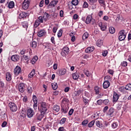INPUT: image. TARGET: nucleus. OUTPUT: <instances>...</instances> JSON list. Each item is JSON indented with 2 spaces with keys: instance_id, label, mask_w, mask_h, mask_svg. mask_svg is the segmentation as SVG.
I'll use <instances>...</instances> for the list:
<instances>
[{
  "instance_id": "423d86ee",
  "label": "nucleus",
  "mask_w": 131,
  "mask_h": 131,
  "mask_svg": "<svg viewBox=\"0 0 131 131\" xmlns=\"http://www.w3.org/2000/svg\"><path fill=\"white\" fill-rule=\"evenodd\" d=\"M115 110L113 107H111L107 112V115L108 117H113L114 116V112Z\"/></svg>"
},
{
  "instance_id": "6e6d98bb",
  "label": "nucleus",
  "mask_w": 131,
  "mask_h": 131,
  "mask_svg": "<svg viewBox=\"0 0 131 131\" xmlns=\"http://www.w3.org/2000/svg\"><path fill=\"white\" fill-rule=\"evenodd\" d=\"M107 28V27L105 25H103L101 27L100 29L102 31H105L106 30V29Z\"/></svg>"
},
{
  "instance_id": "7ed1b4c3",
  "label": "nucleus",
  "mask_w": 131,
  "mask_h": 131,
  "mask_svg": "<svg viewBox=\"0 0 131 131\" xmlns=\"http://www.w3.org/2000/svg\"><path fill=\"white\" fill-rule=\"evenodd\" d=\"M59 1L58 0H53L52 1L49 5L47 6V9H52L54 8V7H56L57 6V4Z\"/></svg>"
},
{
  "instance_id": "2eb2a0df",
  "label": "nucleus",
  "mask_w": 131,
  "mask_h": 131,
  "mask_svg": "<svg viewBox=\"0 0 131 131\" xmlns=\"http://www.w3.org/2000/svg\"><path fill=\"white\" fill-rule=\"evenodd\" d=\"M28 16V13L22 12L19 14V19H24V18H26Z\"/></svg>"
},
{
  "instance_id": "9b49d317",
  "label": "nucleus",
  "mask_w": 131,
  "mask_h": 131,
  "mask_svg": "<svg viewBox=\"0 0 131 131\" xmlns=\"http://www.w3.org/2000/svg\"><path fill=\"white\" fill-rule=\"evenodd\" d=\"M41 114H37L36 115V117L37 119V120H39V121H40V120H41V119H42V118H43V116H45V113H42L41 112Z\"/></svg>"
},
{
  "instance_id": "bb28decb",
  "label": "nucleus",
  "mask_w": 131,
  "mask_h": 131,
  "mask_svg": "<svg viewBox=\"0 0 131 131\" xmlns=\"http://www.w3.org/2000/svg\"><path fill=\"white\" fill-rule=\"evenodd\" d=\"M62 105H65L66 104H68L69 103V100L66 98H64L61 101Z\"/></svg>"
},
{
  "instance_id": "a211bd4d",
  "label": "nucleus",
  "mask_w": 131,
  "mask_h": 131,
  "mask_svg": "<svg viewBox=\"0 0 131 131\" xmlns=\"http://www.w3.org/2000/svg\"><path fill=\"white\" fill-rule=\"evenodd\" d=\"M6 78L7 81H11V80H12V75L10 72H7L6 73Z\"/></svg>"
},
{
  "instance_id": "0eeeda50",
  "label": "nucleus",
  "mask_w": 131,
  "mask_h": 131,
  "mask_svg": "<svg viewBox=\"0 0 131 131\" xmlns=\"http://www.w3.org/2000/svg\"><path fill=\"white\" fill-rule=\"evenodd\" d=\"M27 114L29 118H31V117H33L34 115V111H33V110L31 108H29L27 111Z\"/></svg>"
},
{
  "instance_id": "f704fd0d",
  "label": "nucleus",
  "mask_w": 131,
  "mask_h": 131,
  "mask_svg": "<svg viewBox=\"0 0 131 131\" xmlns=\"http://www.w3.org/2000/svg\"><path fill=\"white\" fill-rule=\"evenodd\" d=\"M95 120H92L88 124V127H93L94 124H95Z\"/></svg>"
},
{
  "instance_id": "49530a36",
  "label": "nucleus",
  "mask_w": 131,
  "mask_h": 131,
  "mask_svg": "<svg viewBox=\"0 0 131 131\" xmlns=\"http://www.w3.org/2000/svg\"><path fill=\"white\" fill-rule=\"evenodd\" d=\"M43 18H44V17H42V16H39L38 17V20L40 23H43Z\"/></svg>"
},
{
  "instance_id": "4be33fe9",
  "label": "nucleus",
  "mask_w": 131,
  "mask_h": 131,
  "mask_svg": "<svg viewBox=\"0 0 131 131\" xmlns=\"http://www.w3.org/2000/svg\"><path fill=\"white\" fill-rule=\"evenodd\" d=\"M72 78L75 80L78 79L79 78V74L78 73H75L72 74Z\"/></svg>"
},
{
  "instance_id": "c9c22d12",
  "label": "nucleus",
  "mask_w": 131,
  "mask_h": 131,
  "mask_svg": "<svg viewBox=\"0 0 131 131\" xmlns=\"http://www.w3.org/2000/svg\"><path fill=\"white\" fill-rule=\"evenodd\" d=\"M33 102L34 104H37V98H36V96H33Z\"/></svg>"
},
{
  "instance_id": "cd10ccee",
  "label": "nucleus",
  "mask_w": 131,
  "mask_h": 131,
  "mask_svg": "<svg viewBox=\"0 0 131 131\" xmlns=\"http://www.w3.org/2000/svg\"><path fill=\"white\" fill-rule=\"evenodd\" d=\"M40 23L39 20H38V19H36L35 21L34 24V26L35 28H36L37 27H38V26H39V25H40Z\"/></svg>"
},
{
  "instance_id": "72a5a7b5",
  "label": "nucleus",
  "mask_w": 131,
  "mask_h": 131,
  "mask_svg": "<svg viewBox=\"0 0 131 131\" xmlns=\"http://www.w3.org/2000/svg\"><path fill=\"white\" fill-rule=\"evenodd\" d=\"M109 31L110 33H111L112 34H113V33H115V29L113 27H111L109 28Z\"/></svg>"
},
{
  "instance_id": "3c124183",
  "label": "nucleus",
  "mask_w": 131,
  "mask_h": 131,
  "mask_svg": "<svg viewBox=\"0 0 131 131\" xmlns=\"http://www.w3.org/2000/svg\"><path fill=\"white\" fill-rule=\"evenodd\" d=\"M108 54V51L107 50H104L102 52V56L103 57H106Z\"/></svg>"
},
{
  "instance_id": "9d476101",
  "label": "nucleus",
  "mask_w": 131,
  "mask_h": 131,
  "mask_svg": "<svg viewBox=\"0 0 131 131\" xmlns=\"http://www.w3.org/2000/svg\"><path fill=\"white\" fill-rule=\"evenodd\" d=\"M21 68L19 66H16L15 68H14V73L15 74V75H18V74H20L21 73Z\"/></svg>"
},
{
  "instance_id": "864d4df0",
  "label": "nucleus",
  "mask_w": 131,
  "mask_h": 131,
  "mask_svg": "<svg viewBox=\"0 0 131 131\" xmlns=\"http://www.w3.org/2000/svg\"><path fill=\"white\" fill-rule=\"evenodd\" d=\"M88 37H89V34L88 33H85L83 35V37H82L83 39H84H84H85L88 38Z\"/></svg>"
},
{
  "instance_id": "c03bdc74",
  "label": "nucleus",
  "mask_w": 131,
  "mask_h": 131,
  "mask_svg": "<svg viewBox=\"0 0 131 131\" xmlns=\"http://www.w3.org/2000/svg\"><path fill=\"white\" fill-rule=\"evenodd\" d=\"M89 123V120H84L82 122V125H83V126H85L86 124Z\"/></svg>"
},
{
  "instance_id": "2f4dec72",
  "label": "nucleus",
  "mask_w": 131,
  "mask_h": 131,
  "mask_svg": "<svg viewBox=\"0 0 131 131\" xmlns=\"http://www.w3.org/2000/svg\"><path fill=\"white\" fill-rule=\"evenodd\" d=\"M96 124L98 127H103V124H102L100 121H96Z\"/></svg>"
},
{
  "instance_id": "bf43d9fd",
  "label": "nucleus",
  "mask_w": 131,
  "mask_h": 131,
  "mask_svg": "<svg viewBox=\"0 0 131 131\" xmlns=\"http://www.w3.org/2000/svg\"><path fill=\"white\" fill-rule=\"evenodd\" d=\"M73 112H74V110L73 108H71L69 112V115H70V116H71V115L73 114Z\"/></svg>"
},
{
  "instance_id": "603ef678",
  "label": "nucleus",
  "mask_w": 131,
  "mask_h": 131,
  "mask_svg": "<svg viewBox=\"0 0 131 131\" xmlns=\"http://www.w3.org/2000/svg\"><path fill=\"white\" fill-rule=\"evenodd\" d=\"M83 8H89V4L88 3V2H84L83 5Z\"/></svg>"
},
{
  "instance_id": "c85d7f7f",
  "label": "nucleus",
  "mask_w": 131,
  "mask_h": 131,
  "mask_svg": "<svg viewBox=\"0 0 131 131\" xmlns=\"http://www.w3.org/2000/svg\"><path fill=\"white\" fill-rule=\"evenodd\" d=\"M103 45V41L101 39H98L96 41V45L97 47H101V46Z\"/></svg>"
},
{
  "instance_id": "f3484780",
  "label": "nucleus",
  "mask_w": 131,
  "mask_h": 131,
  "mask_svg": "<svg viewBox=\"0 0 131 131\" xmlns=\"http://www.w3.org/2000/svg\"><path fill=\"white\" fill-rule=\"evenodd\" d=\"M95 50V47L94 46L88 47L85 49V53H92V52H94Z\"/></svg>"
},
{
  "instance_id": "58836bf2",
  "label": "nucleus",
  "mask_w": 131,
  "mask_h": 131,
  "mask_svg": "<svg viewBox=\"0 0 131 131\" xmlns=\"http://www.w3.org/2000/svg\"><path fill=\"white\" fill-rule=\"evenodd\" d=\"M118 126V123L117 122H114L112 124V128H116Z\"/></svg>"
},
{
  "instance_id": "de8ad7c7",
  "label": "nucleus",
  "mask_w": 131,
  "mask_h": 131,
  "mask_svg": "<svg viewBox=\"0 0 131 131\" xmlns=\"http://www.w3.org/2000/svg\"><path fill=\"white\" fill-rule=\"evenodd\" d=\"M98 2L100 5H102V6H106V4H105V0H98Z\"/></svg>"
},
{
  "instance_id": "680f3d73",
  "label": "nucleus",
  "mask_w": 131,
  "mask_h": 131,
  "mask_svg": "<svg viewBox=\"0 0 131 131\" xmlns=\"http://www.w3.org/2000/svg\"><path fill=\"white\" fill-rule=\"evenodd\" d=\"M103 104H104V105H108V103H109V100L108 99L103 100Z\"/></svg>"
},
{
  "instance_id": "473e14b6",
  "label": "nucleus",
  "mask_w": 131,
  "mask_h": 131,
  "mask_svg": "<svg viewBox=\"0 0 131 131\" xmlns=\"http://www.w3.org/2000/svg\"><path fill=\"white\" fill-rule=\"evenodd\" d=\"M52 86L53 90H56L57 89H58V84H57V83H52Z\"/></svg>"
},
{
  "instance_id": "e433bc0d",
  "label": "nucleus",
  "mask_w": 131,
  "mask_h": 131,
  "mask_svg": "<svg viewBox=\"0 0 131 131\" xmlns=\"http://www.w3.org/2000/svg\"><path fill=\"white\" fill-rule=\"evenodd\" d=\"M72 4L73 6H77L78 5V0H72Z\"/></svg>"
},
{
  "instance_id": "5fc2aeb1",
  "label": "nucleus",
  "mask_w": 131,
  "mask_h": 131,
  "mask_svg": "<svg viewBox=\"0 0 131 131\" xmlns=\"http://www.w3.org/2000/svg\"><path fill=\"white\" fill-rule=\"evenodd\" d=\"M119 91L122 93H123V92H125V87L121 86V88H119Z\"/></svg>"
},
{
  "instance_id": "7c9ffc66",
  "label": "nucleus",
  "mask_w": 131,
  "mask_h": 131,
  "mask_svg": "<svg viewBox=\"0 0 131 131\" xmlns=\"http://www.w3.org/2000/svg\"><path fill=\"white\" fill-rule=\"evenodd\" d=\"M21 25L24 28H26V29H27L28 28V23L27 21H24L22 23Z\"/></svg>"
},
{
  "instance_id": "4468645a",
  "label": "nucleus",
  "mask_w": 131,
  "mask_h": 131,
  "mask_svg": "<svg viewBox=\"0 0 131 131\" xmlns=\"http://www.w3.org/2000/svg\"><path fill=\"white\" fill-rule=\"evenodd\" d=\"M66 71H67L66 69H59L57 72V74H58V75H59V76L64 75V74L66 73Z\"/></svg>"
},
{
  "instance_id": "e2e57ef3",
  "label": "nucleus",
  "mask_w": 131,
  "mask_h": 131,
  "mask_svg": "<svg viewBox=\"0 0 131 131\" xmlns=\"http://www.w3.org/2000/svg\"><path fill=\"white\" fill-rule=\"evenodd\" d=\"M44 3H45V1H43V0L41 1L39 3V7L41 8L42 7H43Z\"/></svg>"
},
{
  "instance_id": "37998d69",
  "label": "nucleus",
  "mask_w": 131,
  "mask_h": 131,
  "mask_svg": "<svg viewBox=\"0 0 131 131\" xmlns=\"http://www.w3.org/2000/svg\"><path fill=\"white\" fill-rule=\"evenodd\" d=\"M105 81H111V77L110 76H106L104 77Z\"/></svg>"
},
{
  "instance_id": "20e7f679",
  "label": "nucleus",
  "mask_w": 131,
  "mask_h": 131,
  "mask_svg": "<svg viewBox=\"0 0 131 131\" xmlns=\"http://www.w3.org/2000/svg\"><path fill=\"white\" fill-rule=\"evenodd\" d=\"M30 4V0H25L23 3L22 8L24 10H27L29 8V4Z\"/></svg>"
},
{
  "instance_id": "052dcab7",
  "label": "nucleus",
  "mask_w": 131,
  "mask_h": 131,
  "mask_svg": "<svg viewBox=\"0 0 131 131\" xmlns=\"http://www.w3.org/2000/svg\"><path fill=\"white\" fill-rule=\"evenodd\" d=\"M120 35H125V32L124 31V30H122L121 31H120L119 33Z\"/></svg>"
},
{
  "instance_id": "6ab92c4d",
  "label": "nucleus",
  "mask_w": 131,
  "mask_h": 131,
  "mask_svg": "<svg viewBox=\"0 0 131 131\" xmlns=\"http://www.w3.org/2000/svg\"><path fill=\"white\" fill-rule=\"evenodd\" d=\"M110 86V82L107 81H104L103 83V89H108Z\"/></svg>"
},
{
  "instance_id": "0e129e2a",
  "label": "nucleus",
  "mask_w": 131,
  "mask_h": 131,
  "mask_svg": "<svg viewBox=\"0 0 131 131\" xmlns=\"http://www.w3.org/2000/svg\"><path fill=\"white\" fill-rule=\"evenodd\" d=\"M107 72L108 73H109V74H111V75H113V74H114V71L113 70H108Z\"/></svg>"
},
{
  "instance_id": "ea45409f",
  "label": "nucleus",
  "mask_w": 131,
  "mask_h": 131,
  "mask_svg": "<svg viewBox=\"0 0 131 131\" xmlns=\"http://www.w3.org/2000/svg\"><path fill=\"white\" fill-rule=\"evenodd\" d=\"M32 47L34 48V49H35V48L37 47V43L36 42V41H33L32 42Z\"/></svg>"
},
{
  "instance_id": "79ce46f5",
  "label": "nucleus",
  "mask_w": 131,
  "mask_h": 131,
  "mask_svg": "<svg viewBox=\"0 0 131 131\" xmlns=\"http://www.w3.org/2000/svg\"><path fill=\"white\" fill-rule=\"evenodd\" d=\"M94 90L95 91L96 94H97V95H99V94H100V88H99V87H95Z\"/></svg>"
},
{
  "instance_id": "6e6552de",
  "label": "nucleus",
  "mask_w": 131,
  "mask_h": 131,
  "mask_svg": "<svg viewBox=\"0 0 131 131\" xmlns=\"http://www.w3.org/2000/svg\"><path fill=\"white\" fill-rule=\"evenodd\" d=\"M18 91L20 93H24L25 91V84L24 83H20L19 84Z\"/></svg>"
},
{
  "instance_id": "5701e85b",
  "label": "nucleus",
  "mask_w": 131,
  "mask_h": 131,
  "mask_svg": "<svg viewBox=\"0 0 131 131\" xmlns=\"http://www.w3.org/2000/svg\"><path fill=\"white\" fill-rule=\"evenodd\" d=\"M82 100L84 105H88L89 104V103H90V100H89L88 98L84 96H82Z\"/></svg>"
},
{
  "instance_id": "a19ab883",
  "label": "nucleus",
  "mask_w": 131,
  "mask_h": 131,
  "mask_svg": "<svg viewBox=\"0 0 131 131\" xmlns=\"http://www.w3.org/2000/svg\"><path fill=\"white\" fill-rule=\"evenodd\" d=\"M126 35H119V40H120L121 41L122 40H124V39H125Z\"/></svg>"
},
{
  "instance_id": "774afa93",
  "label": "nucleus",
  "mask_w": 131,
  "mask_h": 131,
  "mask_svg": "<svg viewBox=\"0 0 131 131\" xmlns=\"http://www.w3.org/2000/svg\"><path fill=\"white\" fill-rule=\"evenodd\" d=\"M97 103L98 105H101L103 103V100L102 99L98 100L97 101Z\"/></svg>"
},
{
  "instance_id": "393cba45",
  "label": "nucleus",
  "mask_w": 131,
  "mask_h": 131,
  "mask_svg": "<svg viewBox=\"0 0 131 131\" xmlns=\"http://www.w3.org/2000/svg\"><path fill=\"white\" fill-rule=\"evenodd\" d=\"M15 7V3L13 1H11L8 4V8L9 9H13Z\"/></svg>"
},
{
  "instance_id": "f03ea898",
  "label": "nucleus",
  "mask_w": 131,
  "mask_h": 131,
  "mask_svg": "<svg viewBox=\"0 0 131 131\" xmlns=\"http://www.w3.org/2000/svg\"><path fill=\"white\" fill-rule=\"evenodd\" d=\"M8 106L12 112H16L18 110V107L17 105L14 102H10L8 104Z\"/></svg>"
},
{
  "instance_id": "a878e982",
  "label": "nucleus",
  "mask_w": 131,
  "mask_h": 131,
  "mask_svg": "<svg viewBox=\"0 0 131 131\" xmlns=\"http://www.w3.org/2000/svg\"><path fill=\"white\" fill-rule=\"evenodd\" d=\"M35 74V70L33 69L32 71L28 75L29 78H32Z\"/></svg>"
},
{
  "instance_id": "f8f14e48",
  "label": "nucleus",
  "mask_w": 131,
  "mask_h": 131,
  "mask_svg": "<svg viewBox=\"0 0 131 131\" xmlns=\"http://www.w3.org/2000/svg\"><path fill=\"white\" fill-rule=\"evenodd\" d=\"M47 34V32L45 30H40L37 34V35L39 37H41L45 36Z\"/></svg>"
},
{
  "instance_id": "8fccbe9b",
  "label": "nucleus",
  "mask_w": 131,
  "mask_h": 131,
  "mask_svg": "<svg viewBox=\"0 0 131 131\" xmlns=\"http://www.w3.org/2000/svg\"><path fill=\"white\" fill-rule=\"evenodd\" d=\"M27 92L29 93L30 94L32 93V88L31 86H29L27 90Z\"/></svg>"
},
{
  "instance_id": "aec40b11",
  "label": "nucleus",
  "mask_w": 131,
  "mask_h": 131,
  "mask_svg": "<svg viewBox=\"0 0 131 131\" xmlns=\"http://www.w3.org/2000/svg\"><path fill=\"white\" fill-rule=\"evenodd\" d=\"M93 19V16L91 15H88L86 18V24H90L91 23V21Z\"/></svg>"
},
{
  "instance_id": "69168bd1",
  "label": "nucleus",
  "mask_w": 131,
  "mask_h": 131,
  "mask_svg": "<svg viewBox=\"0 0 131 131\" xmlns=\"http://www.w3.org/2000/svg\"><path fill=\"white\" fill-rule=\"evenodd\" d=\"M44 16H46V17L47 18V19H49L50 18V17L51 16L50 15V14H49V13H47V12H45L44 13Z\"/></svg>"
},
{
  "instance_id": "4d7b16f0",
  "label": "nucleus",
  "mask_w": 131,
  "mask_h": 131,
  "mask_svg": "<svg viewBox=\"0 0 131 131\" xmlns=\"http://www.w3.org/2000/svg\"><path fill=\"white\" fill-rule=\"evenodd\" d=\"M90 5H94L95 3H97V0H89Z\"/></svg>"
},
{
  "instance_id": "412c9836",
  "label": "nucleus",
  "mask_w": 131,
  "mask_h": 131,
  "mask_svg": "<svg viewBox=\"0 0 131 131\" xmlns=\"http://www.w3.org/2000/svg\"><path fill=\"white\" fill-rule=\"evenodd\" d=\"M37 60H38V57H37V56H35L31 60V63L33 65H34Z\"/></svg>"
},
{
  "instance_id": "13d9d810",
  "label": "nucleus",
  "mask_w": 131,
  "mask_h": 131,
  "mask_svg": "<svg viewBox=\"0 0 131 131\" xmlns=\"http://www.w3.org/2000/svg\"><path fill=\"white\" fill-rule=\"evenodd\" d=\"M84 97H86V98H90V93L89 92L85 91L84 93Z\"/></svg>"
},
{
  "instance_id": "338daca9",
  "label": "nucleus",
  "mask_w": 131,
  "mask_h": 131,
  "mask_svg": "<svg viewBox=\"0 0 131 131\" xmlns=\"http://www.w3.org/2000/svg\"><path fill=\"white\" fill-rule=\"evenodd\" d=\"M23 101L24 102H27V101H28V98L27 97V96H24L23 98Z\"/></svg>"
},
{
  "instance_id": "f257e3e1",
  "label": "nucleus",
  "mask_w": 131,
  "mask_h": 131,
  "mask_svg": "<svg viewBox=\"0 0 131 131\" xmlns=\"http://www.w3.org/2000/svg\"><path fill=\"white\" fill-rule=\"evenodd\" d=\"M39 109H40V112L46 114V112H47V110H48V104L46 102L41 103Z\"/></svg>"
},
{
  "instance_id": "dca6fc26",
  "label": "nucleus",
  "mask_w": 131,
  "mask_h": 131,
  "mask_svg": "<svg viewBox=\"0 0 131 131\" xmlns=\"http://www.w3.org/2000/svg\"><path fill=\"white\" fill-rule=\"evenodd\" d=\"M118 99H119V95L117 94V93L115 92L113 95V102L116 103V102H117V101H118Z\"/></svg>"
},
{
  "instance_id": "39448f33",
  "label": "nucleus",
  "mask_w": 131,
  "mask_h": 131,
  "mask_svg": "<svg viewBox=\"0 0 131 131\" xmlns=\"http://www.w3.org/2000/svg\"><path fill=\"white\" fill-rule=\"evenodd\" d=\"M69 53V48L64 47L61 52V55L62 57H66Z\"/></svg>"
},
{
  "instance_id": "c756f323",
  "label": "nucleus",
  "mask_w": 131,
  "mask_h": 131,
  "mask_svg": "<svg viewBox=\"0 0 131 131\" xmlns=\"http://www.w3.org/2000/svg\"><path fill=\"white\" fill-rule=\"evenodd\" d=\"M81 93H82V90H81V89H79L76 91H75V96H79V95H80V94H81Z\"/></svg>"
},
{
  "instance_id": "a18cd8bd",
  "label": "nucleus",
  "mask_w": 131,
  "mask_h": 131,
  "mask_svg": "<svg viewBox=\"0 0 131 131\" xmlns=\"http://www.w3.org/2000/svg\"><path fill=\"white\" fill-rule=\"evenodd\" d=\"M121 66L122 67H126L127 66V62L126 61H123L121 63Z\"/></svg>"
},
{
  "instance_id": "ddd939ff",
  "label": "nucleus",
  "mask_w": 131,
  "mask_h": 131,
  "mask_svg": "<svg viewBox=\"0 0 131 131\" xmlns=\"http://www.w3.org/2000/svg\"><path fill=\"white\" fill-rule=\"evenodd\" d=\"M11 59L13 62H17L20 60V56L18 55H14L11 56Z\"/></svg>"
},
{
  "instance_id": "09e8293b",
  "label": "nucleus",
  "mask_w": 131,
  "mask_h": 131,
  "mask_svg": "<svg viewBox=\"0 0 131 131\" xmlns=\"http://www.w3.org/2000/svg\"><path fill=\"white\" fill-rule=\"evenodd\" d=\"M65 121H66V118H62L60 120V124H64V123H65Z\"/></svg>"
},
{
  "instance_id": "b1692460",
  "label": "nucleus",
  "mask_w": 131,
  "mask_h": 131,
  "mask_svg": "<svg viewBox=\"0 0 131 131\" xmlns=\"http://www.w3.org/2000/svg\"><path fill=\"white\" fill-rule=\"evenodd\" d=\"M53 110L55 112H59L60 111V106L58 105H55L53 107Z\"/></svg>"
},
{
  "instance_id": "1a4fd4ad",
  "label": "nucleus",
  "mask_w": 131,
  "mask_h": 131,
  "mask_svg": "<svg viewBox=\"0 0 131 131\" xmlns=\"http://www.w3.org/2000/svg\"><path fill=\"white\" fill-rule=\"evenodd\" d=\"M69 107L68 105H61V111L63 112L64 114H66L68 112Z\"/></svg>"
},
{
  "instance_id": "4c0bfd02",
  "label": "nucleus",
  "mask_w": 131,
  "mask_h": 131,
  "mask_svg": "<svg viewBox=\"0 0 131 131\" xmlns=\"http://www.w3.org/2000/svg\"><path fill=\"white\" fill-rule=\"evenodd\" d=\"M62 34H63V31H62V29L59 30L57 33L58 37H61V36H62Z\"/></svg>"
}]
</instances>
